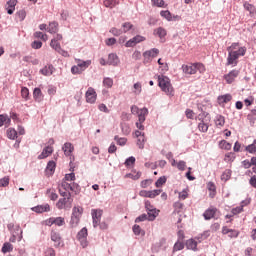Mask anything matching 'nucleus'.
Instances as JSON below:
<instances>
[{
  "label": "nucleus",
  "instance_id": "1",
  "mask_svg": "<svg viewBox=\"0 0 256 256\" xmlns=\"http://www.w3.org/2000/svg\"><path fill=\"white\" fill-rule=\"evenodd\" d=\"M228 51V57H227V63L226 65H232V67H237V64L239 63V58L245 56V53H247L246 47H241L239 43L234 42L227 48Z\"/></svg>",
  "mask_w": 256,
  "mask_h": 256
},
{
  "label": "nucleus",
  "instance_id": "2",
  "mask_svg": "<svg viewBox=\"0 0 256 256\" xmlns=\"http://www.w3.org/2000/svg\"><path fill=\"white\" fill-rule=\"evenodd\" d=\"M158 86L161 91L168 95V97H175V89L171 84V80L167 76L159 75L158 76Z\"/></svg>",
  "mask_w": 256,
  "mask_h": 256
},
{
  "label": "nucleus",
  "instance_id": "3",
  "mask_svg": "<svg viewBox=\"0 0 256 256\" xmlns=\"http://www.w3.org/2000/svg\"><path fill=\"white\" fill-rule=\"evenodd\" d=\"M61 198L56 203L57 209L69 211L73 207V197H71V192L61 191Z\"/></svg>",
  "mask_w": 256,
  "mask_h": 256
},
{
  "label": "nucleus",
  "instance_id": "4",
  "mask_svg": "<svg viewBox=\"0 0 256 256\" xmlns=\"http://www.w3.org/2000/svg\"><path fill=\"white\" fill-rule=\"evenodd\" d=\"M182 71L185 75H195L197 71H199V73H205L207 69L203 63H193L189 65H182Z\"/></svg>",
  "mask_w": 256,
  "mask_h": 256
},
{
  "label": "nucleus",
  "instance_id": "5",
  "mask_svg": "<svg viewBox=\"0 0 256 256\" xmlns=\"http://www.w3.org/2000/svg\"><path fill=\"white\" fill-rule=\"evenodd\" d=\"M76 63V66H72L71 73L72 75H81V73L91 65V60H76Z\"/></svg>",
  "mask_w": 256,
  "mask_h": 256
},
{
  "label": "nucleus",
  "instance_id": "6",
  "mask_svg": "<svg viewBox=\"0 0 256 256\" xmlns=\"http://www.w3.org/2000/svg\"><path fill=\"white\" fill-rule=\"evenodd\" d=\"M61 191H63L64 193H71V191H73L74 193H78L79 192V184L69 183V182L63 180L59 186L60 195H61Z\"/></svg>",
  "mask_w": 256,
  "mask_h": 256
},
{
  "label": "nucleus",
  "instance_id": "7",
  "mask_svg": "<svg viewBox=\"0 0 256 256\" xmlns=\"http://www.w3.org/2000/svg\"><path fill=\"white\" fill-rule=\"evenodd\" d=\"M131 113L133 115H138V119L139 121H145V117H147L149 110H147V108H142L139 109V107H137L136 105L131 107Z\"/></svg>",
  "mask_w": 256,
  "mask_h": 256
},
{
  "label": "nucleus",
  "instance_id": "8",
  "mask_svg": "<svg viewBox=\"0 0 256 256\" xmlns=\"http://www.w3.org/2000/svg\"><path fill=\"white\" fill-rule=\"evenodd\" d=\"M159 55V49L152 48L150 50H147L143 53L144 57V64L151 63L152 59H155Z\"/></svg>",
  "mask_w": 256,
  "mask_h": 256
},
{
  "label": "nucleus",
  "instance_id": "9",
  "mask_svg": "<svg viewBox=\"0 0 256 256\" xmlns=\"http://www.w3.org/2000/svg\"><path fill=\"white\" fill-rule=\"evenodd\" d=\"M91 215L93 219V227H99V224L101 223V217H103V210L92 209Z\"/></svg>",
  "mask_w": 256,
  "mask_h": 256
},
{
  "label": "nucleus",
  "instance_id": "10",
  "mask_svg": "<svg viewBox=\"0 0 256 256\" xmlns=\"http://www.w3.org/2000/svg\"><path fill=\"white\" fill-rule=\"evenodd\" d=\"M87 235H88V232L85 227L82 228L77 234V239L83 248H85V247H87V245H89V242H87Z\"/></svg>",
  "mask_w": 256,
  "mask_h": 256
},
{
  "label": "nucleus",
  "instance_id": "11",
  "mask_svg": "<svg viewBox=\"0 0 256 256\" xmlns=\"http://www.w3.org/2000/svg\"><path fill=\"white\" fill-rule=\"evenodd\" d=\"M46 225H48V227H51L52 225H56L57 227H63V225H65V218L51 217L46 220Z\"/></svg>",
  "mask_w": 256,
  "mask_h": 256
},
{
  "label": "nucleus",
  "instance_id": "12",
  "mask_svg": "<svg viewBox=\"0 0 256 256\" xmlns=\"http://www.w3.org/2000/svg\"><path fill=\"white\" fill-rule=\"evenodd\" d=\"M62 150L66 157H70L71 161L75 159V157L73 156V151H75V146H73L70 142H66L63 145Z\"/></svg>",
  "mask_w": 256,
  "mask_h": 256
},
{
  "label": "nucleus",
  "instance_id": "13",
  "mask_svg": "<svg viewBox=\"0 0 256 256\" xmlns=\"http://www.w3.org/2000/svg\"><path fill=\"white\" fill-rule=\"evenodd\" d=\"M86 101L93 104L97 101V92L93 87H89L85 94Z\"/></svg>",
  "mask_w": 256,
  "mask_h": 256
},
{
  "label": "nucleus",
  "instance_id": "14",
  "mask_svg": "<svg viewBox=\"0 0 256 256\" xmlns=\"http://www.w3.org/2000/svg\"><path fill=\"white\" fill-rule=\"evenodd\" d=\"M239 77V70H232L228 74L224 75L223 78L228 83V85H231V83L235 82V79Z\"/></svg>",
  "mask_w": 256,
  "mask_h": 256
},
{
  "label": "nucleus",
  "instance_id": "15",
  "mask_svg": "<svg viewBox=\"0 0 256 256\" xmlns=\"http://www.w3.org/2000/svg\"><path fill=\"white\" fill-rule=\"evenodd\" d=\"M143 41H145L144 36L136 35L125 43V47H135V45L143 43Z\"/></svg>",
  "mask_w": 256,
  "mask_h": 256
},
{
  "label": "nucleus",
  "instance_id": "16",
  "mask_svg": "<svg viewBox=\"0 0 256 256\" xmlns=\"http://www.w3.org/2000/svg\"><path fill=\"white\" fill-rule=\"evenodd\" d=\"M217 208L215 207H210L207 210H205V212L203 213V217L206 221H209L211 219H213L215 217V215H217Z\"/></svg>",
  "mask_w": 256,
  "mask_h": 256
},
{
  "label": "nucleus",
  "instance_id": "17",
  "mask_svg": "<svg viewBox=\"0 0 256 256\" xmlns=\"http://www.w3.org/2000/svg\"><path fill=\"white\" fill-rule=\"evenodd\" d=\"M57 168V163L55 161L51 160L47 163L45 173L48 175V177H51L53 173H55V169Z\"/></svg>",
  "mask_w": 256,
  "mask_h": 256
},
{
  "label": "nucleus",
  "instance_id": "18",
  "mask_svg": "<svg viewBox=\"0 0 256 256\" xmlns=\"http://www.w3.org/2000/svg\"><path fill=\"white\" fill-rule=\"evenodd\" d=\"M53 146H46L42 153L38 156V159H47V157H50V155H53Z\"/></svg>",
  "mask_w": 256,
  "mask_h": 256
},
{
  "label": "nucleus",
  "instance_id": "19",
  "mask_svg": "<svg viewBox=\"0 0 256 256\" xmlns=\"http://www.w3.org/2000/svg\"><path fill=\"white\" fill-rule=\"evenodd\" d=\"M119 63V56H117V54L112 53L108 55L107 65H113L114 67H117Z\"/></svg>",
  "mask_w": 256,
  "mask_h": 256
},
{
  "label": "nucleus",
  "instance_id": "20",
  "mask_svg": "<svg viewBox=\"0 0 256 256\" xmlns=\"http://www.w3.org/2000/svg\"><path fill=\"white\" fill-rule=\"evenodd\" d=\"M17 6V0H9L6 4V10L8 15L15 13V7Z\"/></svg>",
  "mask_w": 256,
  "mask_h": 256
},
{
  "label": "nucleus",
  "instance_id": "21",
  "mask_svg": "<svg viewBox=\"0 0 256 256\" xmlns=\"http://www.w3.org/2000/svg\"><path fill=\"white\" fill-rule=\"evenodd\" d=\"M51 241L54 242L55 247H59L61 245V235L59 234V232H51Z\"/></svg>",
  "mask_w": 256,
  "mask_h": 256
},
{
  "label": "nucleus",
  "instance_id": "22",
  "mask_svg": "<svg viewBox=\"0 0 256 256\" xmlns=\"http://www.w3.org/2000/svg\"><path fill=\"white\" fill-rule=\"evenodd\" d=\"M33 211H35V213H47L51 211V207L49 206V204L39 205L34 207Z\"/></svg>",
  "mask_w": 256,
  "mask_h": 256
},
{
  "label": "nucleus",
  "instance_id": "23",
  "mask_svg": "<svg viewBox=\"0 0 256 256\" xmlns=\"http://www.w3.org/2000/svg\"><path fill=\"white\" fill-rule=\"evenodd\" d=\"M46 195L47 198L50 199L51 201H57V199H59V195H57V192L54 188H48L46 190Z\"/></svg>",
  "mask_w": 256,
  "mask_h": 256
},
{
  "label": "nucleus",
  "instance_id": "24",
  "mask_svg": "<svg viewBox=\"0 0 256 256\" xmlns=\"http://www.w3.org/2000/svg\"><path fill=\"white\" fill-rule=\"evenodd\" d=\"M54 71H55V67H53V65H48V66H45L43 69H41L40 73L42 75H45L46 77H49L53 75Z\"/></svg>",
  "mask_w": 256,
  "mask_h": 256
},
{
  "label": "nucleus",
  "instance_id": "25",
  "mask_svg": "<svg viewBox=\"0 0 256 256\" xmlns=\"http://www.w3.org/2000/svg\"><path fill=\"white\" fill-rule=\"evenodd\" d=\"M233 99V96L231 94H225L218 97V103L219 105H225V103H229Z\"/></svg>",
  "mask_w": 256,
  "mask_h": 256
},
{
  "label": "nucleus",
  "instance_id": "26",
  "mask_svg": "<svg viewBox=\"0 0 256 256\" xmlns=\"http://www.w3.org/2000/svg\"><path fill=\"white\" fill-rule=\"evenodd\" d=\"M186 249L190 251H197V241L195 239H188L185 243Z\"/></svg>",
  "mask_w": 256,
  "mask_h": 256
},
{
  "label": "nucleus",
  "instance_id": "27",
  "mask_svg": "<svg viewBox=\"0 0 256 256\" xmlns=\"http://www.w3.org/2000/svg\"><path fill=\"white\" fill-rule=\"evenodd\" d=\"M199 121H200L198 123L199 131H201V133H207V131H209V124H207L205 120H201V118H199Z\"/></svg>",
  "mask_w": 256,
  "mask_h": 256
},
{
  "label": "nucleus",
  "instance_id": "28",
  "mask_svg": "<svg viewBox=\"0 0 256 256\" xmlns=\"http://www.w3.org/2000/svg\"><path fill=\"white\" fill-rule=\"evenodd\" d=\"M244 9H246V11H249L251 17H255L256 8H255V6H253V4H250L249 2H245L244 3Z\"/></svg>",
  "mask_w": 256,
  "mask_h": 256
},
{
  "label": "nucleus",
  "instance_id": "29",
  "mask_svg": "<svg viewBox=\"0 0 256 256\" xmlns=\"http://www.w3.org/2000/svg\"><path fill=\"white\" fill-rule=\"evenodd\" d=\"M48 33L54 34L59 31V24L57 22H51L47 27Z\"/></svg>",
  "mask_w": 256,
  "mask_h": 256
},
{
  "label": "nucleus",
  "instance_id": "30",
  "mask_svg": "<svg viewBox=\"0 0 256 256\" xmlns=\"http://www.w3.org/2000/svg\"><path fill=\"white\" fill-rule=\"evenodd\" d=\"M207 189L210 190V197L213 199L217 193V187L215 186V183L208 182L207 183Z\"/></svg>",
  "mask_w": 256,
  "mask_h": 256
},
{
  "label": "nucleus",
  "instance_id": "31",
  "mask_svg": "<svg viewBox=\"0 0 256 256\" xmlns=\"http://www.w3.org/2000/svg\"><path fill=\"white\" fill-rule=\"evenodd\" d=\"M125 179H133V181H137V179H141V172H132L128 173L124 176Z\"/></svg>",
  "mask_w": 256,
  "mask_h": 256
},
{
  "label": "nucleus",
  "instance_id": "32",
  "mask_svg": "<svg viewBox=\"0 0 256 256\" xmlns=\"http://www.w3.org/2000/svg\"><path fill=\"white\" fill-rule=\"evenodd\" d=\"M157 215H159V210H157V208L154 210H148V221H155Z\"/></svg>",
  "mask_w": 256,
  "mask_h": 256
},
{
  "label": "nucleus",
  "instance_id": "33",
  "mask_svg": "<svg viewBox=\"0 0 256 256\" xmlns=\"http://www.w3.org/2000/svg\"><path fill=\"white\" fill-rule=\"evenodd\" d=\"M220 149H224L225 151H231V143L227 142L226 140H221L219 142Z\"/></svg>",
  "mask_w": 256,
  "mask_h": 256
},
{
  "label": "nucleus",
  "instance_id": "34",
  "mask_svg": "<svg viewBox=\"0 0 256 256\" xmlns=\"http://www.w3.org/2000/svg\"><path fill=\"white\" fill-rule=\"evenodd\" d=\"M231 170L230 169H226L222 175H221V181H224V183H227V181H229V179H231Z\"/></svg>",
  "mask_w": 256,
  "mask_h": 256
},
{
  "label": "nucleus",
  "instance_id": "35",
  "mask_svg": "<svg viewBox=\"0 0 256 256\" xmlns=\"http://www.w3.org/2000/svg\"><path fill=\"white\" fill-rule=\"evenodd\" d=\"M154 35H158V37H160V39H163V37H165L167 35V30L159 27L156 30H154Z\"/></svg>",
  "mask_w": 256,
  "mask_h": 256
},
{
  "label": "nucleus",
  "instance_id": "36",
  "mask_svg": "<svg viewBox=\"0 0 256 256\" xmlns=\"http://www.w3.org/2000/svg\"><path fill=\"white\" fill-rule=\"evenodd\" d=\"M183 249H185V244L179 240L173 246L174 253L177 251H183Z\"/></svg>",
  "mask_w": 256,
  "mask_h": 256
},
{
  "label": "nucleus",
  "instance_id": "37",
  "mask_svg": "<svg viewBox=\"0 0 256 256\" xmlns=\"http://www.w3.org/2000/svg\"><path fill=\"white\" fill-rule=\"evenodd\" d=\"M163 193V190L156 189V190H149V198L148 199H155V197H159Z\"/></svg>",
  "mask_w": 256,
  "mask_h": 256
},
{
  "label": "nucleus",
  "instance_id": "38",
  "mask_svg": "<svg viewBox=\"0 0 256 256\" xmlns=\"http://www.w3.org/2000/svg\"><path fill=\"white\" fill-rule=\"evenodd\" d=\"M216 127H223L225 125V117L218 115L215 120Z\"/></svg>",
  "mask_w": 256,
  "mask_h": 256
},
{
  "label": "nucleus",
  "instance_id": "39",
  "mask_svg": "<svg viewBox=\"0 0 256 256\" xmlns=\"http://www.w3.org/2000/svg\"><path fill=\"white\" fill-rule=\"evenodd\" d=\"M33 95H34L36 101H43V93H41L40 88H35L33 91Z\"/></svg>",
  "mask_w": 256,
  "mask_h": 256
},
{
  "label": "nucleus",
  "instance_id": "40",
  "mask_svg": "<svg viewBox=\"0 0 256 256\" xmlns=\"http://www.w3.org/2000/svg\"><path fill=\"white\" fill-rule=\"evenodd\" d=\"M119 5L117 0H104V6L108 7L109 9H113V7Z\"/></svg>",
  "mask_w": 256,
  "mask_h": 256
},
{
  "label": "nucleus",
  "instance_id": "41",
  "mask_svg": "<svg viewBox=\"0 0 256 256\" xmlns=\"http://www.w3.org/2000/svg\"><path fill=\"white\" fill-rule=\"evenodd\" d=\"M13 251V244L5 242L2 247V253H11Z\"/></svg>",
  "mask_w": 256,
  "mask_h": 256
},
{
  "label": "nucleus",
  "instance_id": "42",
  "mask_svg": "<svg viewBox=\"0 0 256 256\" xmlns=\"http://www.w3.org/2000/svg\"><path fill=\"white\" fill-rule=\"evenodd\" d=\"M160 15L167 21H173V16H171V12L169 10H162Z\"/></svg>",
  "mask_w": 256,
  "mask_h": 256
},
{
  "label": "nucleus",
  "instance_id": "43",
  "mask_svg": "<svg viewBox=\"0 0 256 256\" xmlns=\"http://www.w3.org/2000/svg\"><path fill=\"white\" fill-rule=\"evenodd\" d=\"M7 137L8 139H17V130L16 129H13V128H9L7 130Z\"/></svg>",
  "mask_w": 256,
  "mask_h": 256
},
{
  "label": "nucleus",
  "instance_id": "44",
  "mask_svg": "<svg viewBox=\"0 0 256 256\" xmlns=\"http://www.w3.org/2000/svg\"><path fill=\"white\" fill-rule=\"evenodd\" d=\"M80 220H81L80 216H75L72 214L71 220H70L71 227H77V225H79Z\"/></svg>",
  "mask_w": 256,
  "mask_h": 256
},
{
  "label": "nucleus",
  "instance_id": "45",
  "mask_svg": "<svg viewBox=\"0 0 256 256\" xmlns=\"http://www.w3.org/2000/svg\"><path fill=\"white\" fill-rule=\"evenodd\" d=\"M245 151H247V153H256V139L253 141L252 144L246 146Z\"/></svg>",
  "mask_w": 256,
  "mask_h": 256
},
{
  "label": "nucleus",
  "instance_id": "46",
  "mask_svg": "<svg viewBox=\"0 0 256 256\" xmlns=\"http://www.w3.org/2000/svg\"><path fill=\"white\" fill-rule=\"evenodd\" d=\"M50 47H52L54 51H61V44L57 40H51Z\"/></svg>",
  "mask_w": 256,
  "mask_h": 256
},
{
  "label": "nucleus",
  "instance_id": "47",
  "mask_svg": "<svg viewBox=\"0 0 256 256\" xmlns=\"http://www.w3.org/2000/svg\"><path fill=\"white\" fill-rule=\"evenodd\" d=\"M224 161H226V163L235 161V153L228 152L224 157Z\"/></svg>",
  "mask_w": 256,
  "mask_h": 256
},
{
  "label": "nucleus",
  "instance_id": "48",
  "mask_svg": "<svg viewBox=\"0 0 256 256\" xmlns=\"http://www.w3.org/2000/svg\"><path fill=\"white\" fill-rule=\"evenodd\" d=\"M25 17H27V13L25 12V10H19L16 13V19L18 21H23L25 19Z\"/></svg>",
  "mask_w": 256,
  "mask_h": 256
},
{
  "label": "nucleus",
  "instance_id": "49",
  "mask_svg": "<svg viewBox=\"0 0 256 256\" xmlns=\"http://www.w3.org/2000/svg\"><path fill=\"white\" fill-rule=\"evenodd\" d=\"M34 36L36 37V39H41V41L44 42H46L49 39L47 34H43V32H35Z\"/></svg>",
  "mask_w": 256,
  "mask_h": 256
},
{
  "label": "nucleus",
  "instance_id": "50",
  "mask_svg": "<svg viewBox=\"0 0 256 256\" xmlns=\"http://www.w3.org/2000/svg\"><path fill=\"white\" fill-rule=\"evenodd\" d=\"M153 184V180L151 179H146V180H143L141 183H140V186L142 189H147V187H151V185Z\"/></svg>",
  "mask_w": 256,
  "mask_h": 256
},
{
  "label": "nucleus",
  "instance_id": "51",
  "mask_svg": "<svg viewBox=\"0 0 256 256\" xmlns=\"http://www.w3.org/2000/svg\"><path fill=\"white\" fill-rule=\"evenodd\" d=\"M151 2L154 7H167L164 0H151Z\"/></svg>",
  "mask_w": 256,
  "mask_h": 256
},
{
  "label": "nucleus",
  "instance_id": "52",
  "mask_svg": "<svg viewBox=\"0 0 256 256\" xmlns=\"http://www.w3.org/2000/svg\"><path fill=\"white\" fill-rule=\"evenodd\" d=\"M82 214H83V208H81V207L73 208L72 215H74L76 217H81Z\"/></svg>",
  "mask_w": 256,
  "mask_h": 256
},
{
  "label": "nucleus",
  "instance_id": "53",
  "mask_svg": "<svg viewBox=\"0 0 256 256\" xmlns=\"http://www.w3.org/2000/svg\"><path fill=\"white\" fill-rule=\"evenodd\" d=\"M122 33H127V31H131V29H133V24L129 23V22H125L122 25Z\"/></svg>",
  "mask_w": 256,
  "mask_h": 256
},
{
  "label": "nucleus",
  "instance_id": "54",
  "mask_svg": "<svg viewBox=\"0 0 256 256\" xmlns=\"http://www.w3.org/2000/svg\"><path fill=\"white\" fill-rule=\"evenodd\" d=\"M165 183H167V178L165 177V176H163V177H160L157 181H156V183H155V185H156V187H163V185H165Z\"/></svg>",
  "mask_w": 256,
  "mask_h": 256
},
{
  "label": "nucleus",
  "instance_id": "55",
  "mask_svg": "<svg viewBox=\"0 0 256 256\" xmlns=\"http://www.w3.org/2000/svg\"><path fill=\"white\" fill-rule=\"evenodd\" d=\"M103 85H104V87H107L108 89H111V87H113V79L104 78Z\"/></svg>",
  "mask_w": 256,
  "mask_h": 256
},
{
  "label": "nucleus",
  "instance_id": "56",
  "mask_svg": "<svg viewBox=\"0 0 256 256\" xmlns=\"http://www.w3.org/2000/svg\"><path fill=\"white\" fill-rule=\"evenodd\" d=\"M137 146L139 147V149L145 148V136H141L137 139Z\"/></svg>",
  "mask_w": 256,
  "mask_h": 256
},
{
  "label": "nucleus",
  "instance_id": "57",
  "mask_svg": "<svg viewBox=\"0 0 256 256\" xmlns=\"http://www.w3.org/2000/svg\"><path fill=\"white\" fill-rule=\"evenodd\" d=\"M9 185V177L5 176L0 179V187H7Z\"/></svg>",
  "mask_w": 256,
  "mask_h": 256
},
{
  "label": "nucleus",
  "instance_id": "58",
  "mask_svg": "<svg viewBox=\"0 0 256 256\" xmlns=\"http://www.w3.org/2000/svg\"><path fill=\"white\" fill-rule=\"evenodd\" d=\"M231 213L233 214V216L239 215V213H243V206H238L236 208H233L231 210Z\"/></svg>",
  "mask_w": 256,
  "mask_h": 256
},
{
  "label": "nucleus",
  "instance_id": "59",
  "mask_svg": "<svg viewBox=\"0 0 256 256\" xmlns=\"http://www.w3.org/2000/svg\"><path fill=\"white\" fill-rule=\"evenodd\" d=\"M110 33H112V35H115V37H119V35H123V30L117 29V28H112L110 30Z\"/></svg>",
  "mask_w": 256,
  "mask_h": 256
},
{
  "label": "nucleus",
  "instance_id": "60",
  "mask_svg": "<svg viewBox=\"0 0 256 256\" xmlns=\"http://www.w3.org/2000/svg\"><path fill=\"white\" fill-rule=\"evenodd\" d=\"M126 167H131V165H135V157L131 156L125 161Z\"/></svg>",
  "mask_w": 256,
  "mask_h": 256
},
{
  "label": "nucleus",
  "instance_id": "61",
  "mask_svg": "<svg viewBox=\"0 0 256 256\" xmlns=\"http://www.w3.org/2000/svg\"><path fill=\"white\" fill-rule=\"evenodd\" d=\"M134 89H135L134 93H135L136 95H139V93H141V91H142L141 82L135 83V84H134Z\"/></svg>",
  "mask_w": 256,
  "mask_h": 256
},
{
  "label": "nucleus",
  "instance_id": "62",
  "mask_svg": "<svg viewBox=\"0 0 256 256\" xmlns=\"http://www.w3.org/2000/svg\"><path fill=\"white\" fill-rule=\"evenodd\" d=\"M121 127L124 135H129V133H131V128L129 127L128 124H122Z\"/></svg>",
  "mask_w": 256,
  "mask_h": 256
},
{
  "label": "nucleus",
  "instance_id": "63",
  "mask_svg": "<svg viewBox=\"0 0 256 256\" xmlns=\"http://www.w3.org/2000/svg\"><path fill=\"white\" fill-rule=\"evenodd\" d=\"M185 115L187 119H193L195 117V112H193L191 109H186Z\"/></svg>",
  "mask_w": 256,
  "mask_h": 256
},
{
  "label": "nucleus",
  "instance_id": "64",
  "mask_svg": "<svg viewBox=\"0 0 256 256\" xmlns=\"http://www.w3.org/2000/svg\"><path fill=\"white\" fill-rule=\"evenodd\" d=\"M45 256H55V250L53 248H48L45 251Z\"/></svg>",
  "mask_w": 256,
  "mask_h": 256
}]
</instances>
